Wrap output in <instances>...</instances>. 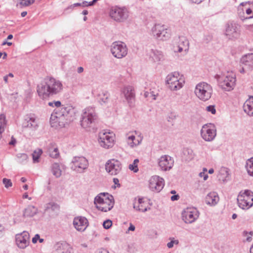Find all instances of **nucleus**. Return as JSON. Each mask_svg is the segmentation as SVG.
I'll use <instances>...</instances> for the list:
<instances>
[{
    "instance_id": "680f3d73",
    "label": "nucleus",
    "mask_w": 253,
    "mask_h": 253,
    "mask_svg": "<svg viewBox=\"0 0 253 253\" xmlns=\"http://www.w3.org/2000/svg\"><path fill=\"white\" fill-rule=\"evenodd\" d=\"M98 0H93L92 1L89 2L87 4V6H93Z\"/></svg>"
},
{
    "instance_id": "412c9836",
    "label": "nucleus",
    "mask_w": 253,
    "mask_h": 253,
    "mask_svg": "<svg viewBox=\"0 0 253 253\" xmlns=\"http://www.w3.org/2000/svg\"><path fill=\"white\" fill-rule=\"evenodd\" d=\"M189 41L186 37H179L177 45L174 47V52H181L184 50L187 52L189 49Z\"/></svg>"
},
{
    "instance_id": "9d476101",
    "label": "nucleus",
    "mask_w": 253,
    "mask_h": 253,
    "mask_svg": "<svg viewBox=\"0 0 253 253\" xmlns=\"http://www.w3.org/2000/svg\"><path fill=\"white\" fill-rule=\"evenodd\" d=\"M201 135L206 141L213 140L216 135L215 126L211 124L204 125L201 130Z\"/></svg>"
},
{
    "instance_id": "864d4df0",
    "label": "nucleus",
    "mask_w": 253,
    "mask_h": 253,
    "mask_svg": "<svg viewBox=\"0 0 253 253\" xmlns=\"http://www.w3.org/2000/svg\"><path fill=\"white\" fill-rule=\"evenodd\" d=\"M20 4L23 6H28L31 4L30 0H20Z\"/></svg>"
},
{
    "instance_id": "69168bd1",
    "label": "nucleus",
    "mask_w": 253,
    "mask_h": 253,
    "mask_svg": "<svg viewBox=\"0 0 253 253\" xmlns=\"http://www.w3.org/2000/svg\"><path fill=\"white\" fill-rule=\"evenodd\" d=\"M84 68L82 67H79L77 69V72L78 73L80 74L83 72Z\"/></svg>"
},
{
    "instance_id": "338daca9",
    "label": "nucleus",
    "mask_w": 253,
    "mask_h": 253,
    "mask_svg": "<svg viewBox=\"0 0 253 253\" xmlns=\"http://www.w3.org/2000/svg\"><path fill=\"white\" fill-rule=\"evenodd\" d=\"M189 0L191 1L192 2L195 3H200L203 1V0Z\"/></svg>"
},
{
    "instance_id": "473e14b6",
    "label": "nucleus",
    "mask_w": 253,
    "mask_h": 253,
    "mask_svg": "<svg viewBox=\"0 0 253 253\" xmlns=\"http://www.w3.org/2000/svg\"><path fill=\"white\" fill-rule=\"evenodd\" d=\"M51 170L53 175L56 178H59L61 176L62 171L58 163H55L53 164L51 166Z\"/></svg>"
},
{
    "instance_id": "4be33fe9",
    "label": "nucleus",
    "mask_w": 253,
    "mask_h": 253,
    "mask_svg": "<svg viewBox=\"0 0 253 253\" xmlns=\"http://www.w3.org/2000/svg\"><path fill=\"white\" fill-rule=\"evenodd\" d=\"M88 221L84 217H77L74 219L73 224L75 228L80 231H84L87 226Z\"/></svg>"
},
{
    "instance_id": "774afa93",
    "label": "nucleus",
    "mask_w": 253,
    "mask_h": 253,
    "mask_svg": "<svg viewBox=\"0 0 253 253\" xmlns=\"http://www.w3.org/2000/svg\"><path fill=\"white\" fill-rule=\"evenodd\" d=\"M88 2L86 1H84L82 3H81L82 6L83 7H85L88 6L87 4Z\"/></svg>"
},
{
    "instance_id": "20e7f679",
    "label": "nucleus",
    "mask_w": 253,
    "mask_h": 253,
    "mask_svg": "<svg viewBox=\"0 0 253 253\" xmlns=\"http://www.w3.org/2000/svg\"><path fill=\"white\" fill-rule=\"evenodd\" d=\"M129 11L125 6H112L109 10V16L114 21L122 23L125 22L129 17Z\"/></svg>"
},
{
    "instance_id": "13d9d810",
    "label": "nucleus",
    "mask_w": 253,
    "mask_h": 253,
    "mask_svg": "<svg viewBox=\"0 0 253 253\" xmlns=\"http://www.w3.org/2000/svg\"><path fill=\"white\" fill-rule=\"evenodd\" d=\"M16 139L14 138L13 136H12L11 141L9 142V144L10 145H14L16 144Z\"/></svg>"
},
{
    "instance_id": "3c124183",
    "label": "nucleus",
    "mask_w": 253,
    "mask_h": 253,
    "mask_svg": "<svg viewBox=\"0 0 253 253\" xmlns=\"http://www.w3.org/2000/svg\"><path fill=\"white\" fill-rule=\"evenodd\" d=\"M206 110L208 112H211L212 114H215L216 110L214 105H210L207 107Z\"/></svg>"
},
{
    "instance_id": "de8ad7c7",
    "label": "nucleus",
    "mask_w": 253,
    "mask_h": 253,
    "mask_svg": "<svg viewBox=\"0 0 253 253\" xmlns=\"http://www.w3.org/2000/svg\"><path fill=\"white\" fill-rule=\"evenodd\" d=\"M150 97H152L153 100H156L157 96L158 95V90H152L151 89H150Z\"/></svg>"
},
{
    "instance_id": "72a5a7b5",
    "label": "nucleus",
    "mask_w": 253,
    "mask_h": 253,
    "mask_svg": "<svg viewBox=\"0 0 253 253\" xmlns=\"http://www.w3.org/2000/svg\"><path fill=\"white\" fill-rule=\"evenodd\" d=\"M109 94L107 91H102L98 94V100L100 104L106 103L108 102Z\"/></svg>"
},
{
    "instance_id": "8fccbe9b",
    "label": "nucleus",
    "mask_w": 253,
    "mask_h": 253,
    "mask_svg": "<svg viewBox=\"0 0 253 253\" xmlns=\"http://www.w3.org/2000/svg\"><path fill=\"white\" fill-rule=\"evenodd\" d=\"M112 225V222L111 220L107 219L104 221L103 226L105 229H109Z\"/></svg>"
},
{
    "instance_id": "49530a36",
    "label": "nucleus",
    "mask_w": 253,
    "mask_h": 253,
    "mask_svg": "<svg viewBox=\"0 0 253 253\" xmlns=\"http://www.w3.org/2000/svg\"><path fill=\"white\" fill-rule=\"evenodd\" d=\"M2 183L4 185L5 187L6 188L11 187L12 185L11 180L6 178H3Z\"/></svg>"
},
{
    "instance_id": "a878e982",
    "label": "nucleus",
    "mask_w": 253,
    "mask_h": 253,
    "mask_svg": "<svg viewBox=\"0 0 253 253\" xmlns=\"http://www.w3.org/2000/svg\"><path fill=\"white\" fill-rule=\"evenodd\" d=\"M243 109L249 116H253V96L250 97L249 99L245 102Z\"/></svg>"
},
{
    "instance_id": "052dcab7",
    "label": "nucleus",
    "mask_w": 253,
    "mask_h": 253,
    "mask_svg": "<svg viewBox=\"0 0 253 253\" xmlns=\"http://www.w3.org/2000/svg\"><path fill=\"white\" fill-rule=\"evenodd\" d=\"M179 196L178 195H174L171 197V200L172 201L178 200Z\"/></svg>"
},
{
    "instance_id": "423d86ee",
    "label": "nucleus",
    "mask_w": 253,
    "mask_h": 253,
    "mask_svg": "<svg viewBox=\"0 0 253 253\" xmlns=\"http://www.w3.org/2000/svg\"><path fill=\"white\" fill-rule=\"evenodd\" d=\"M239 207L243 209H249L253 206V192L249 190L241 191L237 197Z\"/></svg>"
},
{
    "instance_id": "ddd939ff",
    "label": "nucleus",
    "mask_w": 253,
    "mask_h": 253,
    "mask_svg": "<svg viewBox=\"0 0 253 253\" xmlns=\"http://www.w3.org/2000/svg\"><path fill=\"white\" fill-rule=\"evenodd\" d=\"M152 32L153 36L160 40H166L169 37L170 35L167 29L164 25L156 24L153 27Z\"/></svg>"
},
{
    "instance_id": "a211bd4d",
    "label": "nucleus",
    "mask_w": 253,
    "mask_h": 253,
    "mask_svg": "<svg viewBox=\"0 0 253 253\" xmlns=\"http://www.w3.org/2000/svg\"><path fill=\"white\" fill-rule=\"evenodd\" d=\"M122 92L124 94L129 106L131 107L134 106L135 93L133 87L130 85L125 86L123 88Z\"/></svg>"
},
{
    "instance_id": "6ab92c4d",
    "label": "nucleus",
    "mask_w": 253,
    "mask_h": 253,
    "mask_svg": "<svg viewBox=\"0 0 253 253\" xmlns=\"http://www.w3.org/2000/svg\"><path fill=\"white\" fill-rule=\"evenodd\" d=\"M15 240L19 248L25 249L29 244V234L27 232L24 231L21 234H17Z\"/></svg>"
},
{
    "instance_id": "6e6d98bb",
    "label": "nucleus",
    "mask_w": 253,
    "mask_h": 253,
    "mask_svg": "<svg viewBox=\"0 0 253 253\" xmlns=\"http://www.w3.org/2000/svg\"><path fill=\"white\" fill-rule=\"evenodd\" d=\"M40 238V235L39 234H36L35 237L32 239V242L33 243H36L38 240Z\"/></svg>"
},
{
    "instance_id": "f03ea898",
    "label": "nucleus",
    "mask_w": 253,
    "mask_h": 253,
    "mask_svg": "<svg viewBox=\"0 0 253 253\" xmlns=\"http://www.w3.org/2000/svg\"><path fill=\"white\" fill-rule=\"evenodd\" d=\"M97 120V116L93 107H86L83 111L81 125L84 128L92 127Z\"/></svg>"
},
{
    "instance_id": "4468645a",
    "label": "nucleus",
    "mask_w": 253,
    "mask_h": 253,
    "mask_svg": "<svg viewBox=\"0 0 253 253\" xmlns=\"http://www.w3.org/2000/svg\"><path fill=\"white\" fill-rule=\"evenodd\" d=\"M98 142L101 147L109 149L113 146L114 137L109 132H100Z\"/></svg>"
},
{
    "instance_id": "2f4dec72",
    "label": "nucleus",
    "mask_w": 253,
    "mask_h": 253,
    "mask_svg": "<svg viewBox=\"0 0 253 253\" xmlns=\"http://www.w3.org/2000/svg\"><path fill=\"white\" fill-rule=\"evenodd\" d=\"M229 175L228 169L225 167H221L217 175V177L219 181L224 182L226 180V178Z\"/></svg>"
},
{
    "instance_id": "cd10ccee",
    "label": "nucleus",
    "mask_w": 253,
    "mask_h": 253,
    "mask_svg": "<svg viewBox=\"0 0 253 253\" xmlns=\"http://www.w3.org/2000/svg\"><path fill=\"white\" fill-rule=\"evenodd\" d=\"M205 200L208 205H215L218 202L219 197L216 193L211 192L207 195Z\"/></svg>"
},
{
    "instance_id": "7c9ffc66",
    "label": "nucleus",
    "mask_w": 253,
    "mask_h": 253,
    "mask_svg": "<svg viewBox=\"0 0 253 253\" xmlns=\"http://www.w3.org/2000/svg\"><path fill=\"white\" fill-rule=\"evenodd\" d=\"M58 246L59 253H71L72 248L66 242L58 244Z\"/></svg>"
},
{
    "instance_id": "ea45409f",
    "label": "nucleus",
    "mask_w": 253,
    "mask_h": 253,
    "mask_svg": "<svg viewBox=\"0 0 253 253\" xmlns=\"http://www.w3.org/2000/svg\"><path fill=\"white\" fill-rule=\"evenodd\" d=\"M16 157L18 159V162L21 164L27 162L28 159V156L25 153H18L17 154Z\"/></svg>"
},
{
    "instance_id": "bf43d9fd",
    "label": "nucleus",
    "mask_w": 253,
    "mask_h": 253,
    "mask_svg": "<svg viewBox=\"0 0 253 253\" xmlns=\"http://www.w3.org/2000/svg\"><path fill=\"white\" fill-rule=\"evenodd\" d=\"M241 66H242V69L240 70V72L241 73H244L247 71L251 70L250 69H248L247 68H246V67L245 66V65H241Z\"/></svg>"
},
{
    "instance_id": "393cba45",
    "label": "nucleus",
    "mask_w": 253,
    "mask_h": 253,
    "mask_svg": "<svg viewBox=\"0 0 253 253\" xmlns=\"http://www.w3.org/2000/svg\"><path fill=\"white\" fill-rule=\"evenodd\" d=\"M71 111H72V109L70 107H65L62 105L61 107L56 108L53 113L59 117H64V118H67Z\"/></svg>"
},
{
    "instance_id": "b1692460",
    "label": "nucleus",
    "mask_w": 253,
    "mask_h": 253,
    "mask_svg": "<svg viewBox=\"0 0 253 253\" xmlns=\"http://www.w3.org/2000/svg\"><path fill=\"white\" fill-rule=\"evenodd\" d=\"M109 199L114 200L113 197L108 193H101L98 195L94 199V204H98L99 205L103 204Z\"/></svg>"
},
{
    "instance_id": "bb28decb",
    "label": "nucleus",
    "mask_w": 253,
    "mask_h": 253,
    "mask_svg": "<svg viewBox=\"0 0 253 253\" xmlns=\"http://www.w3.org/2000/svg\"><path fill=\"white\" fill-rule=\"evenodd\" d=\"M24 127H29L32 129H36L38 126V123L36 119L33 117H27L23 123Z\"/></svg>"
},
{
    "instance_id": "0e129e2a",
    "label": "nucleus",
    "mask_w": 253,
    "mask_h": 253,
    "mask_svg": "<svg viewBox=\"0 0 253 253\" xmlns=\"http://www.w3.org/2000/svg\"><path fill=\"white\" fill-rule=\"evenodd\" d=\"M135 226L132 225L131 223L130 224L129 227H128V231H134L135 230Z\"/></svg>"
},
{
    "instance_id": "5701e85b",
    "label": "nucleus",
    "mask_w": 253,
    "mask_h": 253,
    "mask_svg": "<svg viewBox=\"0 0 253 253\" xmlns=\"http://www.w3.org/2000/svg\"><path fill=\"white\" fill-rule=\"evenodd\" d=\"M241 65H245L248 69H253V53L244 55L240 60Z\"/></svg>"
},
{
    "instance_id": "dca6fc26",
    "label": "nucleus",
    "mask_w": 253,
    "mask_h": 253,
    "mask_svg": "<svg viewBox=\"0 0 253 253\" xmlns=\"http://www.w3.org/2000/svg\"><path fill=\"white\" fill-rule=\"evenodd\" d=\"M164 185V179L159 176H153L149 180V188L153 191L160 192Z\"/></svg>"
},
{
    "instance_id": "4d7b16f0",
    "label": "nucleus",
    "mask_w": 253,
    "mask_h": 253,
    "mask_svg": "<svg viewBox=\"0 0 253 253\" xmlns=\"http://www.w3.org/2000/svg\"><path fill=\"white\" fill-rule=\"evenodd\" d=\"M54 102V106H55L56 108L61 107L62 105H61V103L59 101H53Z\"/></svg>"
},
{
    "instance_id": "e433bc0d",
    "label": "nucleus",
    "mask_w": 253,
    "mask_h": 253,
    "mask_svg": "<svg viewBox=\"0 0 253 253\" xmlns=\"http://www.w3.org/2000/svg\"><path fill=\"white\" fill-rule=\"evenodd\" d=\"M49 156L53 158H57L59 156V152L57 147L52 146L48 149Z\"/></svg>"
},
{
    "instance_id": "6e6552de",
    "label": "nucleus",
    "mask_w": 253,
    "mask_h": 253,
    "mask_svg": "<svg viewBox=\"0 0 253 253\" xmlns=\"http://www.w3.org/2000/svg\"><path fill=\"white\" fill-rule=\"evenodd\" d=\"M224 34L229 40L237 39L240 35V26L234 21H228L225 26Z\"/></svg>"
},
{
    "instance_id": "a19ab883",
    "label": "nucleus",
    "mask_w": 253,
    "mask_h": 253,
    "mask_svg": "<svg viewBox=\"0 0 253 253\" xmlns=\"http://www.w3.org/2000/svg\"><path fill=\"white\" fill-rule=\"evenodd\" d=\"M139 163V160L136 159L133 161L132 164L129 165V169L133 171L134 172H137L138 171V163Z\"/></svg>"
},
{
    "instance_id": "58836bf2",
    "label": "nucleus",
    "mask_w": 253,
    "mask_h": 253,
    "mask_svg": "<svg viewBox=\"0 0 253 253\" xmlns=\"http://www.w3.org/2000/svg\"><path fill=\"white\" fill-rule=\"evenodd\" d=\"M134 140H135V137L134 135L129 136L127 138V143L131 148L138 145L140 143L142 139H140V140H138V142L137 143L134 142Z\"/></svg>"
},
{
    "instance_id": "aec40b11",
    "label": "nucleus",
    "mask_w": 253,
    "mask_h": 253,
    "mask_svg": "<svg viewBox=\"0 0 253 253\" xmlns=\"http://www.w3.org/2000/svg\"><path fill=\"white\" fill-rule=\"evenodd\" d=\"M67 120V118H64V117H59L53 113L51 115L50 123L52 127H63L66 123Z\"/></svg>"
},
{
    "instance_id": "f8f14e48",
    "label": "nucleus",
    "mask_w": 253,
    "mask_h": 253,
    "mask_svg": "<svg viewBox=\"0 0 253 253\" xmlns=\"http://www.w3.org/2000/svg\"><path fill=\"white\" fill-rule=\"evenodd\" d=\"M72 163L71 169L78 172H83L88 165V161L84 157H75Z\"/></svg>"
},
{
    "instance_id": "2eb2a0df",
    "label": "nucleus",
    "mask_w": 253,
    "mask_h": 253,
    "mask_svg": "<svg viewBox=\"0 0 253 253\" xmlns=\"http://www.w3.org/2000/svg\"><path fill=\"white\" fill-rule=\"evenodd\" d=\"M106 171L111 175H116L119 173L121 169V163L115 159L109 160L105 165Z\"/></svg>"
},
{
    "instance_id": "c03bdc74",
    "label": "nucleus",
    "mask_w": 253,
    "mask_h": 253,
    "mask_svg": "<svg viewBox=\"0 0 253 253\" xmlns=\"http://www.w3.org/2000/svg\"><path fill=\"white\" fill-rule=\"evenodd\" d=\"M246 168L248 174L253 176V161H249L247 163Z\"/></svg>"
},
{
    "instance_id": "c85d7f7f",
    "label": "nucleus",
    "mask_w": 253,
    "mask_h": 253,
    "mask_svg": "<svg viewBox=\"0 0 253 253\" xmlns=\"http://www.w3.org/2000/svg\"><path fill=\"white\" fill-rule=\"evenodd\" d=\"M114 204V200L109 199L105 203L101 205L96 206V208L102 211L107 212L110 211L113 207Z\"/></svg>"
},
{
    "instance_id": "e2e57ef3",
    "label": "nucleus",
    "mask_w": 253,
    "mask_h": 253,
    "mask_svg": "<svg viewBox=\"0 0 253 253\" xmlns=\"http://www.w3.org/2000/svg\"><path fill=\"white\" fill-rule=\"evenodd\" d=\"M113 182L115 184L117 185V186H120V184H119V180L118 178H114Z\"/></svg>"
},
{
    "instance_id": "f3484780",
    "label": "nucleus",
    "mask_w": 253,
    "mask_h": 253,
    "mask_svg": "<svg viewBox=\"0 0 253 253\" xmlns=\"http://www.w3.org/2000/svg\"><path fill=\"white\" fill-rule=\"evenodd\" d=\"M174 161L169 155L161 156L158 160V165L163 171L169 170L173 166Z\"/></svg>"
},
{
    "instance_id": "c756f323",
    "label": "nucleus",
    "mask_w": 253,
    "mask_h": 253,
    "mask_svg": "<svg viewBox=\"0 0 253 253\" xmlns=\"http://www.w3.org/2000/svg\"><path fill=\"white\" fill-rule=\"evenodd\" d=\"M38 211L37 209L33 206H28L23 212V216L32 217L34 216Z\"/></svg>"
},
{
    "instance_id": "7ed1b4c3",
    "label": "nucleus",
    "mask_w": 253,
    "mask_h": 253,
    "mask_svg": "<svg viewBox=\"0 0 253 253\" xmlns=\"http://www.w3.org/2000/svg\"><path fill=\"white\" fill-rule=\"evenodd\" d=\"M194 92L200 100L206 101L211 98L213 89L211 84L206 82H201L196 85Z\"/></svg>"
},
{
    "instance_id": "1a4fd4ad",
    "label": "nucleus",
    "mask_w": 253,
    "mask_h": 253,
    "mask_svg": "<svg viewBox=\"0 0 253 253\" xmlns=\"http://www.w3.org/2000/svg\"><path fill=\"white\" fill-rule=\"evenodd\" d=\"M111 51L117 58H122L127 53V48L125 43L121 42H114L111 45Z\"/></svg>"
},
{
    "instance_id": "a18cd8bd",
    "label": "nucleus",
    "mask_w": 253,
    "mask_h": 253,
    "mask_svg": "<svg viewBox=\"0 0 253 253\" xmlns=\"http://www.w3.org/2000/svg\"><path fill=\"white\" fill-rule=\"evenodd\" d=\"M184 154L185 155H189V157L186 159L187 161H190L194 158V154L193 152L191 149H186L184 151Z\"/></svg>"
},
{
    "instance_id": "5fc2aeb1",
    "label": "nucleus",
    "mask_w": 253,
    "mask_h": 253,
    "mask_svg": "<svg viewBox=\"0 0 253 253\" xmlns=\"http://www.w3.org/2000/svg\"><path fill=\"white\" fill-rule=\"evenodd\" d=\"M95 253H109V252L106 249H100L97 250L95 252Z\"/></svg>"
},
{
    "instance_id": "603ef678",
    "label": "nucleus",
    "mask_w": 253,
    "mask_h": 253,
    "mask_svg": "<svg viewBox=\"0 0 253 253\" xmlns=\"http://www.w3.org/2000/svg\"><path fill=\"white\" fill-rule=\"evenodd\" d=\"M179 243L178 241V240H173V241H171L170 242H169L168 244H167V247L169 248H171L173 247V244H178Z\"/></svg>"
},
{
    "instance_id": "37998d69",
    "label": "nucleus",
    "mask_w": 253,
    "mask_h": 253,
    "mask_svg": "<svg viewBox=\"0 0 253 253\" xmlns=\"http://www.w3.org/2000/svg\"><path fill=\"white\" fill-rule=\"evenodd\" d=\"M246 14L247 15L246 17L244 16L243 17L240 16V18L242 20H244L245 19H250L253 17V12L252 9L250 8H248L246 10Z\"/></svg>"
},
{
    "instance_id": "0eeeda50",
    "label": "nucleus",
    "mask_w": 253,
    "mask_h": 253,
    "mask_svg": "<svg viewBox=\"0 0 253 253\" xmlns=\"http://www.w3.org/2000/svg\"><path fill=\"white\" fill-rule=\"evenodd\" d=\"M179 74L175 72L169 74L166 77V83L171 90H177L182 87L184 81L179 78Z\"/></svg>"
},
{
    "instance_id": "c9c22d12",
    "label": "nucleus",
    "mask_w": 253,
    "mask_h": 253,
    "mask_svg": "<svg viewBox=\"0 0 253 253\" xmlns=\"http://www.w3.org/2000/svg\"><path fill=\"white\" fill-rule=\"evenodd\" d=\"M150 57L154 62H158L161 60L163 58V55L161 52L157 50H152Z\"/></svg>"
},
{
    "instance_id": "79ce46f5",
    "label": "nucleus",
    "mask_w": 253,
    "mask_h": 253,
    "mask_svg": "<svg viewBox=\"0 0 253 253\" xmlns=\"http://www.w3.org/2000/svg\"><path fill=\"white\" fill-rule=\"evenodd\" d=\"M133 208L137 211L142 212H145L147 211L148 210L150 209V208L145 207L144 206V204L136 205V203H135L133 205Z\"/></svg>"
},
{
    "instance_id": "f257e3e1",
    "label": "nucleus",
    "mask_w": 253,
    "mask_h": 253,
    "mask_svg": "<svg viewBox=\"0 0 253 253\" xmlns=\"http://www.w3.org/2000/svg\"><path fill=\"white\" fill-rule=\"evenodd\" d=\"M37 89L39 96L44 99L61 92L63 84L59 80L51 77H46L37 85Z\"/></svg>"
},
{
    "instance_id": "39448f33",
    "label": "nucleus",
    "mask_w": 253,
    "mask_h": 253,
    "mask_svg": "<svg viewBox=\"0 0 253 253\" xmlns=\"http://www.w3.org/2000/svg\"><path fill=\"white\" fill-rule=\"evenodd\" d=\"M216 79L219 85L225 91H230L235 85L236 78L232 73H227V75H217Z\"/></svg>"
},
{
    "instance_id": "9b49d317",
    "label": "nucleus",
    "mask_w": 253,
    "mask_h": 253,
    "mask_svg": "<svg viewBox=\"0 0 253 253\" xmlns=\"http://www.w3.org/2000/svg\"><path fill=\"white\" fill-rule=\"evenodd\" d=\"M199 213L197 209L187 208L182 212V218L186 223H192L199 217Z\"/></svg>"
},
{
    "instance_id": "4c0bfd02",
    "label": "nucleus",
    "mask_w": 253,
    "mask_h": 253,
    "mask_svg": "<svg viewBox=\"0 0 253 253\" xmlns=\"http://www.w3.org/2000/svg\"><path fill=\"white\" fill-rule=\"evenodd\" d=\"M42 153V151L41 149H38L34 151L32 154V158L34 163H38L39 162V158Z\"/></svg>"
},
{
    "instance_id": "f704fd0d",
    "label": "nucleus",
    "mask_w": 253,
    "mask_h": 253,
    "mask_svg": "<svg viewBox=\"0 0 253 253\" xmlns=\"http://www.w3.org/2000/svg\"><path fill=\"white\" fill-rule=\"evenodd\" d=\"M45 208L47 211L50 210L52 211L57 212L60 210V206L56 203L49 202L46 205Z\"/></svg>"
},
{
    "instance_id": "09e8293b",
    "label": "nucleus",
    "mask_w": 253,
    "mask_h": 253,
    "mask_svg": "<svg viewBox=\"0 0 253 253\" xmlns=\"http://www.w3.org/2000/svg\"><path fill=\"white\" fill-rule=\"evenodd\" d=\"M127 251L129 253H135L137 249L134 244H130L128 245Z\"/></svg>"
}]
</instances>
